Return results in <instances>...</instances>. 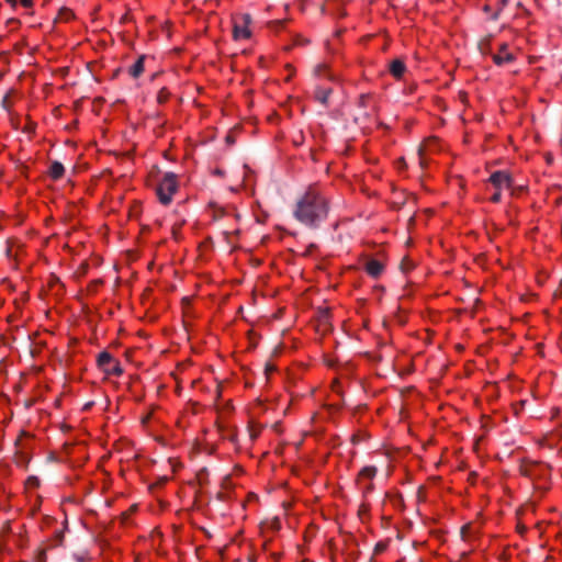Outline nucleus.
<instances>
[{
    "label": "nucleus",
    "mask_w": 562,
    "mask_h": 562,
    "mask_svg": "<svg viewBox=\"0 0 562 562\" xmlns=\"http://www.w3.org/2000/svg\"><path fill=\"white\" fill-rule=\"evenodd\" d=\"M498 12H499V11L495 12V13H494V15L492 16L494 20H496V19H497V16H498Z\"/></svg>",
    "instance_id": "nucleus-33"
},
{
    "label": "nucleus",
    "mask_w": 562,
    "mask_h": 562,
    "mask_svg": "<svg viewBox=\"0 0 562 562\" xmlns=\"http://www.w3.org/2000/svg\"><path fill=\"white\" fill-rule=\"evenodd\" d=\"M177 190V176L173 172H166L156 189L159 202L164 205H168Z\"/></svg>",
    "instance_id": "nucleus-2"
},
{
    "label": "nucleus",
    "mask_w": 562,
    "mask_h": 562,
    "mask_svg": "<svg viewBox=\"0 0 562 562\" xmlns=\"http://www.w3.org/2000/svg\"><path fill=\"white\" fill-rule=\"evenodd\" d=\"M537 467H541V465L536 463V462L530 464V468H527L525 473L527 475H532L533 474V468H537Z\"/></svg>",
    "instance_id": "nucleus-16"
},
{
    "label": "nucleus",
    "mask_w": 562,
    "mask_h": 562,
    "mask_svg": "<svg viewBox=\"0 0 562 562\" xmlns=\"http://www.w3.org/2000/svg\"><path fill=\"white\" fill-rule=\"evenodd\" d=\"M374 550H375V552H376V553H380V552H382V551H384V550H385V544H383V543H378V544L375 546V549H374Z\"/></svg>",
    "instance_id": "nucleus-21"
},
{
    "label": "nucleus",
    "mask_w": 562,
    "mask_h": 562,
    "mask_svg": "<svg viewBox=\"0 0 562 562\" xmlns=\"http://www.w3.org/2000/svg\"><path fill=\"white\" fill-rule=\"evenodd\" d=\"M400 166H405V160L403 158L398 159Z\"/></svg>",
    "instance_id": "nucleus-28"
},
{
    "label": "nucleus",
    "mask_w": 562,
    "mask_h": 562,
    "mask_svg": "<svg viewBox=\"0 0 562 562\" xmlns=\"http://www.w3.org/2000/svg\"><path fill=\"white\" fill-rule=\"evenodd\" d=\"M169 98V92L167 91L166 88H162L159 92H158V95H157V101L159 103H165Z\"/></svg>",
    "instance_id": "nucleus-13"
},
{
    "label": "nucleus",
    "mask_w": 562,
    "mask_h": 562,
    "mask_svg": "<svg viewBox=\"0 0 562 562\" xmlns=\"http://www.w3.org/2000/svg\"><path fill=\"white\" fill-rule=\"evenodd\" d=\"M266 371H267V372H272V371H274V367H273V366H271V364H267V367H266Z\"/></svg>",
    "instance_id": "nucleus-25"
},
{
    "label": "nucleus",
    "mask_w": 562,
    "mask_h": 562,
    "mask_svg": "<svg viewBox=\"0 0 562 562\" xmlns=\"http://www.w3.org/2000/svg\"><path fill=\"white\" fill-rule=\"evenodd\" d=\"M368 510H369V507H368L366 504H361V506H360V510H359V512H360V514H362V513H367Z\"/></svg>",
    "instance_id": "nucleus-22"
},
{
    "label": "nucleus",
    "mask_w": 562,
    "mask_h": 562,
    "mask_svg": "<svg viewBox=\"0 0 562 562\" xmlns=\"http://www.w3.org/2000/svg\"><path fill=\"white\" fill-rule=\"evenodd\" d=\"M369 95L367 94H362L360 98H359V104L361 106H366L367 105V101L369 100Z\"/></svg>",
    "instance_id": "nucleus-17"
},
{
    "label": "nucleus",
    "mask_w": 562,
    "mask_h": 562,
    "mask_svg": "<svg viewBox=\"0 0 562 562\" xmlns=\"http://www.w3.org/2000/svg\"><path fill=\"white\" fill-rule=\"evenodd\" d=\"M92 403H88L85 405V409H88L89 407H91Z\"/></svg>",
    "instance_id": "nucleus-34"
},
{
    "label": "nucleus",
    "mask_w": 562,
    "mask_h": 562,
    "mask_svg": "<svg viewBox=\"0 0 562 562\" xmlns=\"http://www.w3.org/2000/svg\"><path fill=\"white\" fill-rule=\"evenodd\" d=\"M5 1L9 2L13 7H15L18 3V0H5Z\"/></svg>",
    "instance_id": "nucleus-27"
},
{
    "label": "nucleus",
    "mask_w": 562,
    "mask_h": 562,
    "mask_svg": "<svg viewBox=\"0 0 562 562\" xmlns=\"http://www.w3.org/2000/svg\"><path fill=\"white\" fill-rule=\"evenodd\" d=\"M35 482H37V477L32 479V483H35Z\"/></svg>",
    "instance_id": "nucleus-38"
},
{
    "label": "nucleus",
    "mask_w": 562,
    "mask_h": 562,
    "mask_svg": "<svg viewBox=\"0 0 562 562\" xmlns=\"http://www.w3.org/2000/svg\"><path fill=\"white\" fill-rule=\"evenodd\" d=\"M507 3V0H501V4L505 5Z\"/></svg>",
    "instance_id": "nucleus-36"
},
{
    "label": "nucleus",
    "mask_w": 562,
    "mask_h": 562,
    "mask_svg": "<svg viewBox=\"0 0 562 562\" xmlns=\"http://www.w3.org/2000/svg\"><path fill=\"white\" fill-rule=\"evenodd\" d=\"M205 470H202L200 473H198V477L200 480V482H202V475L205 474Z\"/></svg>",
    "instance_id": "nucleus-26"
},
{
    "label": "nucleus",
    "mask_w": 562,
    "mask_h": 562,
    "mask_svg": "<svg viewBox=\"0 0 562 562\" xmlns=\"http://www.w3.org/2000/svg\"><path fill=\"white\" fill-rule=\"evenodd\" d=\"M492 58L497 66H504L515 60V56L507 49V44H502L499 52L494 54Z\"/></svg>",
    "instance_id": "nucleus-6"
},
{
    "label": "nucleus",
    "mask_w": 562,
    "mask_h": 562,
    "mask_svg": "<svg viewBox=\"0 0 562 562\" xmlns=\"http://www.w3.org/2000/svg\"><path fill=\"white\" fill-rule=\"evenodd\" d=\"M279 525H280V521H276V524H273L274 529H278Z\"/></svg>",
    "instance_id": "nucleus-32"
},
{
    "label": "nucleus",
    "mask_w": 562,
    "mask_h": 562,
    "mask_svg": "<svg viewBox=\"0 0 562 562\" xmlns=\"http://www.w3.org/2000/svg\"><path fill=\"white\" fill-rule=\"evenodd\" d=\"M251 22V18L249 14H244L240 18V21H236L234 24V38L235 40H246L250 37V31L248 29Z\"/></svg>",
    "instance_id": "nucleus-4"
},
{
    "label": "nucleus",
    "mask_w": 562,
    "mask_h": 562,
    "mask_svg": "<svg viewBox=\"0 0 562 562\" xmlns=\"http://www.w3.org/2000/svg\"><path fill=\"white\" fill-rule=\"evenodd\" d=\"M98 366L102 369L106 374L121 375L123 373V368L120 362L114 360L112 355L108 351H102L98 356Z\"/></svg>",
    "instance_id": "nucleus-3"
},
{
    "label": "nucleus",
    "mask_w": 562,
    "mask_h": 562,
    "mask_svg": "<svg viewBox=\"0 0 562 562\" xmlns=\"http://www.w3.org/2000/svg\"><path fill=\"white\" fill-rule=\"evenodd\" d=\"M502 199L501 190H497L491 198V201L494 203H498Z\"/></svg>",
    "instance_id": "nucleus-15"
},
{
    "label": "nucleus",
    "mask_w": 562,
    "mask_h": 562,
    "mask_svg": "<svg viewBox=\"0 0 562 562\" xmlns=\"http://www.w3.org/2000/svg\"><path fill=\"white\" fill-rule=\"evenodd\" d=\"M330 93H331V89L330 88L318 87L315 90V99L318 102H321L323 105H327L328 98H329Z\"/></svg>",
    "instance_id": "nucleus-10"
},
{
    "label": "nucleus",
    "mask_w": 562,
    "mask_h": 562,
    "mask_svg": "<svg viewBox=\"0 0 562 562\" xmlns=\"http://www.w3.org/2000/svg\"><path fill=\"white\" fill-rule=\"evenodd\" d=\"M279 525H280V521H276V524H273L274 529H278Z\"/></svg>",
    "instance_id": "nucleus-31"
},
{
    "label": "nucleus",
    "mask_w": 562,
    "mask_h": 562,
    "mask_svg": "<svg viewBox=\"0 0 562 562\" xmlns=\"http://www.w3.org/2000/svg\"><path fill=\"white\" fill-rule=\"evenodd\" d=\"M55 537H56V542H57L58 544H61V542H63V540H64V532H63V531H57V532H56V535H55Z\"/></svg>",
    "instance_id": "nucleus-19"
},
{
    "label": "nucleus",
    "mask_w": 562,
    "mask_h": 562,
    "mask_svg": "<svg viewBox=\"0 0 562 562\" xmlns=\"http://www.w3.org/2000/svg\"><path fill=\"white\" fill-rule=\"evenodd\" d=\"M328 215V201L316 190L310 188L297 201L294 217L302 224L316 228Z\"/></svg>",
    "instance_id": "nucleus-1"
},
{
    "label": "nucleus",
    "mask_w": 562,
    "mask_h": 562,
    "mask_svg": "<svg viewBox=\"0 0 562 562\" xmlns=\"http://www.w3.org/2000/svg\"><path fill=\"white\" fill-rule=\"evenodd\" d=\"M490 182L497 189L502 188H510L512 186V177L506 171H495L490 177Z\"/></svg>",
    "instance_id": "nucleus-5"
},
{
    "label": "nucleus",
    "mask_w": 562,
    "mask_h": 562,
    "mask_svg": "<svg viewBox=\"0 0 562 562\" xmlns=\"http://www.w3.org/2000/svg\"><path fill=\"white\" fill-rule=\"evenodd\" d=\"M279 525H280V521H276V524H273L274 529H278Z\"/></svg>",
    "instance_id": "nucleus-30"
},
{
    "label": "nucleus",
    "mask_w": 562,
    "mask_h": 562,
    "mask_svg": "<svg viewBox=\"0 0 562 562\" xmlns=\"http://www.w3.org/2000/svg\"><path fill=\"white\" fill-rule=\"evenodd\" d=\"M384 266L376 259H370L366 263V271L372 278H378L382 274Z\"/></svg>",
    "instance_id": "nucleus-7"
},
{
    "label": "nucleus",
    "mask_w": 562,
    "mask_h": 562,
    "mask_svg": "<svg viewBox=\"0 0 562 562\" xmlns=\"http://www.w3.org/2000/svg\"><path fill=\"white\" fill-rule=\"evenodd\" d=\"M35 482H37V477L32 479V483H35Z\"/></svg>",
    "instance_id": "nucleus-39"
},
{
    "label": "nucleus",
    "mask_w": 562,
    "mask_h": 562,
    "mask_svg": "<svg viewBox=\"0 0 562 562\" xmlns=\"http://www.w3.org/2000/svg\"><path fill=\"white\" fill-rule=\"evenodd\" d=\"M19 2L21 3V5H23L24 8H31L33 5V0H19Z\"/></svg>",
    "instance_id": "nucleus-20"
},
{
    "label": "nucleus",
    "mask_w": 562,
    "mask_h": 562,
    "mask_svg": "<svg viewBox=\"0 0 562 562\" xmlns=\"http://www.w3.org/2000/svg\"><path fill=\"white\" fill-rule=\"evenodd\" d=\"M376 468L373 467V465H367L364 468H362V470L359 472V480L361 479H369V480H372L375 475H376Z\"/></svg>",
    "instance_id": "nucleus-12"
},
{
    "label": "nucleus",
    "mask_w": 562,
    "mask_h": 562,
    "mask_svg": "<svg viewBox=\"0 0 562 562\" xmlns=\"http://www.w3.org/2000/svg\"><path fill=\"white\" fill-rule=\"evenodd\" d=\"M405 70H406V66H405L404 61L401 59H394L390 64V72L396 79H400L404 75Z\"/></svg>",
    "instance_id": "nucleus-8"
},
{
    "label": "nucleus",
    "mask_w": 562,
    "mask_h": 562,
    "mask_svg": "<svg viewBox=\"0 0 562 562\" xmlns=\"http://www.w3.org/2000/svg\"><path fill=\"white\" fill-rule=\"evenodd\" d=\"M374 485L372 483H369L363 486V494L367 495L373 491Z\"/></svg>",
    "instance_id": "nucleus-18"
},
{
    "label": "nucleus",
    "mask_w": 562,
    "mask_h": 562,
    "mask_svg": "<svg viewBox=\"0 0 562 562\" xmlns=\"http://www.w3.org/2000/svg\"><path fill=\"white\" fill-rule=\"evenodd\" d=\"M145 56H139L137 60L128 68V75L138 78L144 72Z\"/></svg>",
    "instance_id": "nucleus-9"
},
{
    "label": "nucleus",
    "mask_w": 562,
    "mask_h": 562,
    "mask_svg": "<svg viewBox=\"0 0 562 562\" xmlns=\"http://www.w3.org/2000/svg\"><path fill=\"white\" fill-rule=\"evenodd\" d=\"M418 154H419V156H420V161H419V162H420V165L424 167V166H425V161H424V159L422 158V155H423V148H422V147H419V149H418Z\"/></svg>",
    "instance_id": "nucleus-23"
},
{
    "label": "nucleus",
    "mask_w": 562,
    "mask_h": 562,
    "mask_svg": "<svg viewBox=\"0 0 562 562\" xmlns=\"http://www.w3.org/2000/svg\"><path fill=\"white\" fill-rule=\"evenodd\" d=\"M8 99H9V97H8V95H4V97H3V99H2V105H3V108H8V104H7V103H8Z\"/></svg>",
    "instance_id": "nucleus-24"
},
{
    "label": "nucleus",
    "mask_w": 562,
    "mask_h": 562,
    "mask_svg": "<svg viewBox=\"0 0 562 562\" xmlns=\"http://www.w3.org/2000/svg\"><path fill=\"white\" fill-rule=\"evenodd\" d=\"M64 172H65V168H64L63 164H60L59 161H54L49 167V176L54 180L61 178Z\"/></svg>",
    "instance_id": "nucleus-11"
},
{
    "label": "nucleus",
    "mask_w": 562,
    "mask_h": 562,
    "mask_svg": "<svg viewBox=\"0 0 562 562\" xmlns=\"http://www.w3.org/2000/svg\"><path fill=\"white\" fill-rule=\"evenodd\" d=\"M224 213H225V212H224V210H223V209H221V207H216V209L214 210V212H213V218H214V220H218V218H221L222 216H224Z\"/></svg>",
    "instance_id": "nucleus-14"
},
{
    "label": "nucleus",
    "mask_w": 562,
    "mask_h": 562,
    "mask_svg": "<svg viewBox=\"0 0 562 562\" xmlns=\"http://www.w3.org/2000/svg\"><path fill=\"white\" fill-rule=\"evenodd\" d=\"M480 49L483 54L486 52L483 44L480 45Z\"/></svg>",
    "instance_id": "nucleus-29"
},
{
    "label": "nucleus",
    "mask_w": 562,
    "mask_h": 562,
    "mask_svg": "<svg viewBox=\"0 0 562 562\" xmlns=\"http://www.w3.org/2000/svg\"><path fill=\"white\" fill-rule=\"evenodd\" d=\"M227 142H233V138L231 136L226 137Z\"/></svg>",
    "instance_id": "nucleus-37"
},
{
    "label": "nucleus",
    "mask_w": 562,
    "mask_h": 562,
    "mask_svg": "<svg viewBox=\"0 0 562 562\" xmlns=\"http://www.w3.org/2000/svg\"><path fill=\"white\" fill-rule=\"evenodd\" d=\"M67 14V19L71 15V12L69 10H65Z\"/></svg>",
    "instance_id": "nucleus-35"
}]
</instances>
